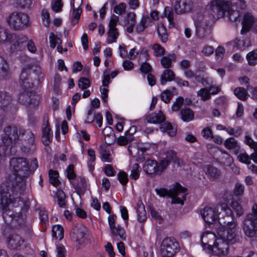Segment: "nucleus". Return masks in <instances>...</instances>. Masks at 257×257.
Wrapping results in <instances>:
<instances>
[{"instance_id": "obj_1", "label": "nucleus", "mask_w": 257, "mask_h": 257, "mask_svg": "<svg viewBox=\"0 0 257 257\" xmlns=\"http://www.w3.org/2000/svg\"><path fill=\"white\" fill-rule=\"evenodd\" d=\"M232 198L233 195L231 193L225 192L220 203L212 208L211 212H210V216L213 222H210V228H212L210 233H211L215 238L213 245L210 246V252L218 256L226 255L228 251V244L236 242V221L233 220L222 225L218 221L222 212L227 216L233 214L228 205Z\"/></svg>"}, {"instance_id": "obj_2", "label": "nucleus", "mask_w": 257, "mask_h": 257, "mask_svg": "<svg viewBox=\"0 0 257 257\" xmlns=\"http://www.w3.org/2000/svg\"><path fill=\"white\" fill-rule=\"evenodd\" d=\"M4 133L1 140L5 147L0 146V149H5V154L6 147L13 146L18 142L20 138H22V140L25 142L23 143V146L21 147L23 152L29 153L34 151V135L31 131H25L16 126L8 125L4 128Z\"/></svg>"}, {"instance_id": "obj_3", "label": "nucleus", "mask_w": 257, "mask_h": 257, "mask_svg": "<svg viewBox=\"0 0 257 257\" xmlns=\"http://www.w3.org/2000/svg\"><path fill=\"white\" fill-rule=\"evenodd\" d=\"M231 3L224 0H213L210 2V12L218 13L217 17L227 15L231 21H236L239 16V11L244 10L246 7L244 0H237L233 5ZM211 14L210 13V15Z\"/></svg>"}, {"instance_id": "obj_4", "label": "nucleus", "mask_w": 257, "mask_h": 257, "mask_svg": "<svg viewBox=\"0 0 257 257\" xmlns=\"http://www.w3.org/2000/svg\"><path fill=\"white\" fill-rule=\"evenodd\" d=\"M26 178L15 177L11 185L13 198L9 192L0 189V209L7 210L10 205L20 200V196L24 193L26 188Z\"/></svg>"}, {"instance_id": "obj_5", "label": "nucleus", "mask_w": 257, "mask_h": 257, "mask_svg": "<svg viewBox=\"0 0 257 257\" xmlns=\"http://www.w3.org/2000/svg\"><path fill=\"white\" fill-rule=\"evenodd\" d=\"M31 69L29 67L23 69L20 76V84L24 91L19 97V100L21 103L26 105H34L38 103L39 96L34 92L29 89H31L34 85V79L31 75Z\"/></svg>"}, {"instance_id": "obj_6", "label": "nucleus", "mask_w": 257, "mask_h": 257, "mask_svg": "<svg viewBox=\"0 0 257 257\" xmlns=\"http://www.w3.org/2000/svg\"><path fill=\"white\" fill-rule=\"evenodd\" d=\"M10 168L15 177L27 178L31 174L29 162L23 158H12Z\"/></svg>"}, {"instance_id": "obj_7", "label": "nucleus", "mask_w": 257, "mask_h": 257, "mask_svg": "<svg viewBox=\"0 0 257 257\" xmlns=\"http://www.w3.org/2000/svg\"><path fill=\"white\" fill-rule=\"evenodd\" d=\"M245 234L249 237L254 236L257 230V204H254L251 212L248 214L243 221L242 227Z\"/></svg>"}, {"instance_id": "obj_8", "label": "nucleus", "mask_w": 257, "mask_h": 257, "mask_svg": "<svg viewBox=\"0 0 257 257\" xmlns=\"http://www.w3.org/2000/svg\"><path fill=\"white\" fill-rule=\"evenodd\" d=\"M180 250L178 241L173 237H166L162 241L159 253L162 257H172Z\"/></svg>"}, {"instance_id": "obj_9", "label": "nucleus", "mask_w": 257, "mask_h": 257, "mask_svg": "<svg viewBox=\"0 0 257 257\" xmlns=\"http://www.w3.org/2000/svg\"><path fill=\"white\" fill-rule=\"evenodd\" d=\"M7 21L13 29L20 30L28 26L29 18L24 13H14L7 18Z\"/></svg>"}, {"instance_id": "obj_10", "label": "nucleus", "mask_w": 257, "mask_h": 257, "mask_svg": "<svg viewBox=\"0 0 257 257\" xmlns=\"http://www.w3.org/2000/svg\"><path fill=\"white\" fill-rule=\"evenodd\" d=\"M7 41L12 44L11 50L12 52L22 51L25 49L28 38L25 36H17L15 34L8 35Z\"/></svg>"}, {"instance_id": "obj_11", "label": "nucleus", "mask_w": 257, "mask_h": 257, "mask_svg": "<svg viewBox=\"0 0 257 257\" xmlns=\"http://www.w3.org/2000/svg\"><path fill=\"white\" fill-rule=\"evenodd\" d=\"M187 190L182 187L179 184L176 183L174 188L171 189L170 197L172 198V204H184L186 198Z\"/></svg>"}, {"instance_id": "obj_12", "label": "nucleus", "mask_w": 257, "mask_h": 257, "mask_svg": "<svg viewBox=\"0 0 257 257\" xmlns=\"http://www.w3.org/2000/svg\"><path fill=\"white\" fill-rule=\"evenodd\" d=\"M119 21V18L118 16L113 15L111 17L109 22V29L107 32V38L106 40L107 43L111 44L115 42L119 33L116 26Z\"/></svg>"}, {"instance_id": "obj_13", "label": "nucleus", "mask_w": 257, "mask_h": 257, "mask_svg": "<svg viewBox=\"0 0 257 257\" xmlns=\"http://www.w3.org/2000/svg\"><path fill=\"white\" fill-rule=\"evenodd\" d=\"M241 24V34L245 35L250 29L257 33V19H254L250 13H247L243 15Z\"/></svg>"}, {"instance_id": "obj_14", "label": "nucleus", "mask_w": 257, "mask_h": 257, "mask_svg": "<svg viewBox=\"0 0 257 257\" xmlns=\"http://www.w3.org/2000/svg\"><path fill=\"white\" fill-rule=\"evenodd\" d=\"M116 216L114 214L110 215L108 217V221L111 232L115 236H119L122 240L126 238L125 232L124 229L120 226L115 225V220Z\"/></svg>"}, {"instance_id": "obj_15", "label": "nucleus", "mask_w": 257, "mask_h": 257, "mask_svg": "<svg viewBox=\"0 0 257 257\" xmlns=\"http://www.w3.org/2000/svg\"><path fill=\"white\" fill-rule=\"evenodd\" d=\"M74 237L79 244H82L87 233V228L83 225L77 224L75 226L72 230Z\"/></svg>"}, {"instance_id": "obj_16", "label": "nucleus", "mask_w": 257, "mask_h": 257, "mask_svg": "<svg viewBox=\"0 0 257 257\" xmlns=\"http://www.w3.org/2000/svg\"><path fill=\"white\" fill-rule=\"evenodd\" d=\"M143 168L144 171L148 175L161 174V171L159 170L158 165L155 161L147 160L144 164Z\"/></svg>"}, {"instance_id": "obj_17", "label": "nucleus", "mask_w": 257, "mask_h": 257, "mask_svg": "<svg viewBox=\"0 0 257 257\" xmlns=\"http://www.w3.org/2000/svg\"><path fill=\"white\" fill-rule=\"evenodd\" d=\"M74 189L79 195L83 194L87 188L86 180L82 177H78L74 180L71 181Z\"/></svg>"}, {"instance_id": "obj_18", "label": "nucleus", "mask_w": 257, "mask_h": 257, "mask_svg": "<svg viewBox=\"0 0 257 257\" xmlns=\"http://www.w3.org/2000/svg\"><path fill=\"white\" fill-rule=\"evenodd\" d=\"M45 125L42 128V142L45 146H48L53 139V132L49 125L48 120L44 124Z\"/></svg>"}, {"instance_id": "obj_19", "label": "nucleus", "mask_w": 257, "mask_h": 257, "mask_svg": "<svg viewBox=\"0 0 257 257\" xmlns=\"http://www.w3.org/2000/svg\"><path fill=\"white\" fill-rule=\"evenodd\" d=\"M174 10L177 14L186 13L191 11V5L185 2L181 3V1L176 0L174 4Z\"/></svg>"}, {"instance_id": "obj_20", "label": "nucleus", "mask_w": 257, "mask_h": 257, "mask_svg": "<svg viewBox=\"0 0 257 257\" xmlns=\"http://www.w3.org/2000/svg\"><path fill=\"white\" fill-rule=\"evenodd\" d=\"M23 242L21 237L17 234H13L10 236L8 240V247L12 249H17Z\"/></svg>"}, {"instance_id": "obj_21", "label": "nucleus", "mask_w": 257, "mask_h": 257, "mask_svg": "<svg viewBox=\"0 0 257 257\" xmlns=\"http://www.w3.org/2000/svg\"><path fill=\"white\" fill-rule=\"evenodd\" d=\"M208 30V22L207 20L202 21L196 29V35L198 38H204L207 34Z\"/></svg>"}, {"instance_id": "obj_22", "label": "nucleus", "mask_w": 257, "mask_h": 257, "mask_svg": "<svg viewBox=\"0 0 257 257\" xmlns=\"http://www.w3.org/2000/svg\"><path fill=\"white\" fill-rule=\"evenodd\" d=\"M165 120V116L162 112L159 111L158 113H154L149 114L146 117V120L148 122L152 123H160Z\"/></svg>"}, {"instance_id": "obj_23", "label": "nucleus", "mask_w": 257, "mask_h": 257, "mask_svg": "<svg viewBox=\"0 0 257 257\" xmlns=\"http://www.w3.org/2000/svg\"><path fill=\"white\" fill-rule=\"evenodd\" d=\"M105 142L110 145L115 141V135L112 128L110 126L105 127L102 132Z\"/></svg>"}, {"instance_id": "obj_24", "label": "nucleus", "mask_w": 257, "mask_h": 257, "mask_svg": "<svg viewBox=\"0 0 257 257\" xmlns=\"http://www.w3.org/2000/svg\"><path fill=\"white\" fill-rule=\"evenodd\" d=\"M177 89L175 87H172L170 89L164 90L160 95L161 100L166 103H169L172 99L174 95H177Z\"/></svg>"}, {"instance_id": "obj_25", "label": "nucleus", "mask_w": 257, "mask_h": 257, "mask_svg": "<svg viewBox=\"0 0 257 257\" xmlns=\"http://www.w3.org/2000/svg\"><path fill=\"white\" fill-rule=\"evenodd\" d=\"M234 46L241 50H244L246 48L251 45V42L250 38L243 39H236L234 41Z\"/></svg>"}, {"instance_id": "obj_26", "label": "nucleus", "mask_w": 257, "mask_h": 257, "mask_svg": "<svg viewBox=\"0 0 257 257\" xmlns=\"http://www.w3.org/2000/svg\"><path fill=\"white\" fill-rule=\"evenodd\" d=\"M146 150L147 149L145 147L136 148L131 145L128 147L129 154L133 157H137L139 159H142L141 156Z\"/></svg>"}, {"instance_id": "obj_27", "label": "nucleus", "mask_w": 257, "mask_h": 257, "mask_svg": "<svg viewBox=\"0 0 257 257\" xmlns=\"http://www.w3.org/2000/svg\"><path fill=\"white\" fill-rule=\"evenodd\" d=\"M175 79V74L171 70L166 69L161 76L160 83L162 85H165L167 81H171Z\"/></svg>"}, {"instance_id": "obj_28", "label": "nucleus", "mask_w": 257, "mask_h": 257, "mask_svg": "<svg viewBox=\"0 0 257 257\" xmlns=\"http://www.w3.org/2000/svg\"><path fill=\"white\" fill-rule=\"evenodd\" d=\"M152 20L148 16H143L140 23L136 26L138 33L143 32L146 28L151 25Z\"/></svg>"}, {"instance_id": "obj_29", "label": "nucleus", "mask_w": 257, "mask_h": 257, "mask_svg": "<svg viewBox=\"0 0 257 257\" xmlns=\"http://www.w3.org/2000/svg\"><path fill=\"white\" fill-rule=\"evenodd\" d=\"M181 119L186 122L192 120L194 118L193 111L188 107L183 108L180 111Z\"/></svg>"}, {"instance_id": "obj_30", "label": "nucleus", "mask_w": 257, "mask_h": 257, "mask_svg": "<svg viewBox=\"0 0 257 257\" xmlns=\"http://www.w3.org/2000/svg\"><path fill=\"white\" fill-rule=\"evenodd\" d=\"M12 101V97L6 92H2L0 93L1 107L6 110L5 108L10 105Z\"/></svg>"}, {"instance_id": "obj_31", "label": "nucleus", "mask_w": 257, "mask_h": 257, "mask_svg": "<svg viewBox=\"0 0 257 257\" xmlns=\"http://www.w3.org/2000/svg\"><path fill=\"white\" fill-rule=\"evenodd\" d=\"M176 59V56L174 54H169L167 56L163 57L161 59V63L162 66L168 69L172 66V62Z\"/></svg>"}, {"instance_id": "obj_32", "label": "nucleus", "mask_w": 257, "mask_h": 257, "mask_svg": "<svg viewBox=\"0 0 257 257\" xmlns=\"http://www.w3.org/2000/svg\"><path fill=\"white\" fill-rule=\"evenodd\" d=\"M52 232L53 237L56 239L61 240L64 237V229L60 225L53 226Z\"/></svg>"}, {"instance_id": "obj_33", "label": "nucleus", "mask_w": 257, "mask_h": 257, "mask_svg": "<svg viewBox=\"0 0 257 257\" xmlns=\"http://www.w3.org/2000/svg\"><path fill=\"white\" fill-rule=\"evenodd\" d=\"M9 67L4 58L0 57V77L4 78L9 75Z\"/></svg>"}, {"instance_id": "obj_34", "label": "nucleus", "mask_w": 257, "mask_h": 257, "mask_svg": "<svg viewBox=\"0 0 257 257\" xmlns=\"http://www.w3.org/2000/svg\"><path fill=\"white\" fill-rule=\"evenodd\" d=\"M160 128L162 132H167L171 137H174L176 134V128L173 126L170 123L165 122L162 124Z\"/></svg>"}, {"instance_id": "obj_35", "label": "nucleus", "mask_w": 257, "mask_h": 257, "mask_svg": "<svg viewBox=\"0 0 257 257\" xmlns=\"http://www.w3.org/2000/svg\"><path fill=\"white\" fill-rule=\"evenodd\" d=\"M50 183L54 186L57 187L60 184V181L58 179V173L53 170H50L49 172Z\"/></svg>"}, {"instance_id": "obj_36", "label": "nucleus", "mask_w": 257, "mask_h": 257, "mask_svg": "<svg viewBox=\"0 0 257 257\" xmlns=\"http://www.w3.org/2000/svg\"><path fill=\"white\" fill-rule=\"evenodd\" d=\"M157 31L159 37L161 41L163 43L166 42L168 40V34L166 29L164 26L163 24L159 25Z\"/></svg>"}, {"instance_id": "obj_37", "label": "nucleus", "mask_w": 257, "mask_h": 257, "mask_svg": "<svg viewBox=\"0 0 257 257\" xmlns=\"http://www.w3.org/2000/svg\"><path fill=\"white\" fill-rule=\"evenodd\" d=\"M57 202L59 207L64 208L66 206V195L61 190H58L56 192Z\"/></svg>"}, {"instance_id": "obj_38", "label": "nucleus", "mask_w": 257, "mask_h": 257, "mask_svg": "<svg viewBox=\"0 0 257 257\" xmlns=\"http://www.w3.org/2000/svg\"><path fill=\"white\" fill-rule=\"evenodd\" d=\"M246 59L250 65H254L257 64V49L253 50L246 55Z\"/></svg>"}, {"instance_id": "obj_39", "label": "nucleus", "mask_w": 257, "mask_h": 257, "mask_svg": "<svg viewBox=\"0 0 257 257\" xmlns=\"http://www.w3.org/2000/svg\"><path fill=\"white\" fill-rule=\"evenodd\" d=\"M230 205L237 216H240L243 214L244 210L241 204L237 201H231Z\"/></svg>"}, {"instance_id": "obj_40", "label": "nucleus", "mask_w": 257, "mask_h": 257, "mask_svg": "<svg viewBox=\"0 0 257 257\" xmlns=\"http://www.w3.org/2000/svg\"><path fill=\"white\" fill-rule=\"evenodd\" d=\"M134 140V137L124 136H120L117 139V143L119 146H125Z\"/></svg>"}, {"instance_id": "obj_41", "label": "nucleus", "mask_w": 257, "mask_h": 257, "mask_svg": "<svg viewBox=\"0 0 257 257\" xmlns=\"http://www.w3.org/2000/svg\"><path fill=\"white\" fill-rule=\"evenodd\" d=\"M235 95L239 99L244 100L247 97V92L243 88L237 87L234 90Z\"/></svg>"}, {"instance_id": "obj_42", "label": "nucleus", "mask_w": 257, "mask_h": 257, "mask_svg": "<svg viewBox=\"0 0 257 257\" xmlns=\"http://www.w3.org/2000/svg\"><path fill=\"white\" fill-rule=\"evenodd\" d=\"M138 220L140 222H144L147 219L146 211L145 206H140L137 209Z\"/></svg>"}, {"instance_id": "obj_43", "label": "nucleus", "mask_w": 257, "mask_h": 257, "mask_svg": "<svg viewBox=\"0 0 257 257\" xmlns=\"http://www.w3.org/2000/svg\"><path fill=\"white\" fill-rule=\"evenodd\" d=\"M152 49L154 50V55L156 57L163 56L165 52V49L159 44L157 43L154 44L152 46Z\"/></svg>"}, {"instance_id": "obj_44", "label": "nucleus", "mask_w": 257, "mask_h": 257, "mask_svg": "<svg viewBox=\"0 0 257 257\" xmlns=\"http://www.w3.org/2000/svg\"><path fill=\"white\" fill-rule=\"evenodd\" d=\"M164 159L170 162L173 161L176 163L177 161L178 165H180V160L177 158L176 153L173 150L168 151L166 152V157Z\"/></svg>"}, {"instance_id": "obj_45", "label": "nucleus", "mask_w": 257, "mask_h": 257, "mask_svg": "<svg viewBox=\"0 0 257 257\" xmlns=\"http://www.w3.org/2000/svg\"><path fill=\"white\" fill-rule=\"evenodd\" d=\"M90 80L87 78L81 77L78 80V86L82 90L85 89L90 86Z\"/></svg>"}, {"instance_id": "obj_46", "label": "nucleus", "mask_w": 257, "mask_h": 257, "mask_svg": "<svg viewBox=\"0 0 257 257\" xmlns=\"http://www.w3.org/2000/svg\"><path fill=\"white\" fill-rule=\"evenodd\" d=\"M140 176V166L138 164H135L132 168L130 178L134 180H137Z\"/></svg>"}, {"instance_id": "obj_47", "label": "nucleus", "mask_w": 257, "mask_h": 257, "mask_svg": "<svg viewBox=\"0 0 257 257\" xmlns=\"http://www.w3.org/2000/svg\"><path fill=\"white\" fill-rule=\"evenodd\" d=\"M244 192V186L243 184L236 183L233 189V193L236 196L243 195Z\"/></svg>"}, {"instance_id": "obj_48", "label": "nucleus", "mask_w": 257, "mask_h": 257, "mask_svg": "<svg viewBox=\"0 0 257 257\" xmlns=\"http://www.w3.org/2000/svg\"><path fill=\"white\" fill-rule=\"evenodd\" d=\"M208 234L209 232L206 231L202 234L201 236V245L204 250L209 249Z\"/></svg>"}, {"instance_id": "obj_49", "label": "nucleus", "mask_w": 257, "mask_h": 257, "mask_svg": "<svg viewBox=\"0 0 257 257\" xmlns=\"http://www.w3.org/2000/svg\"><path fill=\"white\" fill-rule=\"evenodd\" d=\"M82 10L81 9L73 8L72 24L75 25L78 23Z\"/></svg>"}, {"instance_id": "obj_50", "label": "nucleus", "mask_w": 257, "mask_h": 257, "mask_svg": "<svg viewBox=\"0 0 257 257\" xmlns=\"http://www.w3.org/2000/svg\"><path fill=\"white\" fill-rule=\"evenodd\" d=\"M50 47L52 48H54L56 44L59 45L62 43L61 40L56 36L53 33H51L49 36Z\"/></svg>"}, {"instance_id": "obj_51", "label": "nucleus", "mask_w": 257, "mask_h": 257, "mask_svg": "<svg viewBox=\"0 0 257 257\" xmlns=\"http://www.w3.org/2000/svg\"><path fill=\"white\" fill-rule=\"evenodd\" d=\"M99 154L101 155V159L107 162H110L111 159L110 158V153L109 151L103 149L101 147L99 150Z\"/></svg>"}, {"instance_id": "obj_52", "label": "nucleus", "mask_w": 257, "mask_h": 257, "mask_svg": "<svg viewBox=\"0 0 257 257\" xmlns=\"http://www.w3.org/2000/svg\"><path fill=\"white\" fill-rule=\"evenodd\" d=\"M183 102L184 98L181 96L178 97L172 104L171 107L172 110L174 111H178L180 109L181 106L182 105Z\"/></svg>"}, {"instance_id": "obj_53", "label": "nucleus", "mask_w": 257, "mask_h": 257, "mask_svg": "<svg viewBox=\"0 0 257 257\" xmlns=\"http://www.w3.org/2000/svg\"><path fill=\"white\" fill-rule=\"evenodd\" d=\"M126 5L124 3H121L114 7V12L116 14L121 15L125 12Z\"/></svg>"}, {"instance_id": "obj_54", "label": "nucleus", "mask_w": 257, "mask_h": 257, "mask_svg": "<svg viewBox=\"0 0 257 257\" xmlns=\"http://www.w3.org/2000/svg\"><path fill=\"white\" fill-rule=\"evenodd\" d=\"M245 144L248 146L251 149L254 150V151H257V142H254L250 137L248 136H245Z\"/></svg>"}, {"instance_id": "obj_55", "label": "nucleus", "mask_w": 257, "mask_h": 257, "mask_svg": "<svg viewBox=\"0 0 257 257\" xmlns=\"http://www.w3.org/2000/svg\"><path fill=\"white\" fill-rule=\"evenodd\" d=\"M63 4L61 0H53L52 2V8L53 10L57 13L61 11Z\"/></svg>"}, {"instance_id": "obj_56", "label": "nucleus", "mask_w": 257, "mask_h": 257, "mask_svg": "<svg viewBox=\"0 0 257 257\" xmlns=\"http://www.w3.org/2000/svg\"><path fill=\"white\" fill-rule=\"evenodd\" d=\"M237 159L239 161L244 164H249L250 162V158L246 153L239 154L237 156Z\"/></svg>"}, {"instance_id": "obj_57", "label": "nucleus", "mask_w": 257, "mask_h": 257, "mask_svg": "<svg viewBox=\"0 0 257 257\" xmlns=\"http://www.w3.org/2000/svg\"><path fill=\"white\" fill-rule=\"evenodd\" d=\"M67 177L69 180H74L76 177L75 173L74 171V165H69L66 169Z\"/></svg>"}, {"instance_id": "obj_58", "label": "nucleus", "mask_w": 257, "mask_h": 257, "mask_svg": "<svg viewBox=\"0 0 257 257\" xmlns=\"http://www.w3.org/2000/svg\"><path fill=\"white\" fill-rule=\"evenodd\" d=\"M117 178L119 182L122 185H126L128 181L127 175L124 172H120L117 174Z\"/></svg>"}, {"instance_id": "obj_59", "label": "nucleus", "mask_w": 257, "mask_h": 257, "mask_svg": "<svg viewBox=\"0 0 257 257\" xmlns=\"http://www.w3.org/2000/svg\"><path fill=\"white\" fill-rule=\"evenodd\" d=\"M225 147L228 149L235 148L237 145V142L232 138H230L225 140L224 143Z\"/></svg>"}, {"instance_id": "obj_60", "label": "nucleus", "mask_w": 257, "mask_h": 257, "mask_svg": "<svg viewBox=\"0 0 257 257\" xmlns=\"http://www.w3.org/2000/svg\"><path fill=\"white\" fill-rule=\"evenodd\" d=\"M197 94L203 100H206L209 98V91L206 88L201 89L198 91Z\"/></svg>"}, {"instance_id": "obj_61", "label": "nucleus", "mask_w": 257, "mask_h": 257, "mask_svg": "<svg viewBox=\"0 0 257 257\" xmlns=\"http://www.w3.org/2000/svg\"><path fill=\"white\" fill-rule=\"evenodd\" d=\"M224 53L225 50L224 48L222 47H217L215 51V58L216 60H221L224 56Z\"/></svg>"}, {"instance_id": "obj_62", "label": "nucleus", "mask_w": 257, "mask_h": 257, "mask_svg": "<svg viewBox=\"0 0 257 257\" xmlns=\"http://www.w3.org/2000/svg\"><path fill=\"white\" fill-rule=\"evenodd\" d=\"M155 191L157 195L160 197H165L168 196L170 197V192H171V189L169 190H167L165 188H156Z\"/></svg>"}, {"instance_id": "obj_63", "label": "nucleus", "mask_w": 257, "mask_h": 257, "mask_svg": "<svg viewBox=\"0 0 257 257\" xmlns=\"http://www.w3.org/2000/svg\"><path fill=\"white\" fill-rule=\"evenodd\" d=\"M126 24L135 25L136 22V15L134 13H129L127 15Z\"/></svg>"}, {"instance_id": "obj_64", "label": "nucleus", "mask_w": 257, "mask_h": 257, "mask_svg": "<svg viewBox=\"0 0 257 257\" xmlns=\"http://www.w3.org/2000/svg\"><path fill=\"white\" fill-rule=\"evenodd\" d=\"M140 70L142 72L144 73H148L152 70V67L146 61L143 62L141 65Z\"/></svg>"}]
</instances>
